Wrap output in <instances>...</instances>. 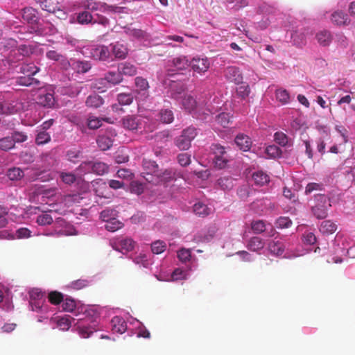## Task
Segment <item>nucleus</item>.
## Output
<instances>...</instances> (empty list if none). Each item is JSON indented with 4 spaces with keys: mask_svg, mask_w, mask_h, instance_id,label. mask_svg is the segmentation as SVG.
Instances as JSON below:
<instances>
[{
    "mask_svg": "<svg viewBox=\"0 0 355 355\" xmlns=\"http://www.w3.org/2000/svg\"><path fill=\"white\" fill-rule=\"evenodd\" d=\"M198 132L194 127H188L184 129L181 135L175 139L174 143L180 150H187L191 146V141L196 138Z\"/></svg>",
    "mask_w": 355,
    "mask_h": 355,
    "instance_id": "f257e3e1",
    "label": "nucleus"
},
{
    "mask_svg": "<svg viewBox=\"0 0 355 355\" xmlns=\"http://www.w3.org/2000/svg\"><path fill=\"white\" fill-rule=\"evenodd\" d=\"M315 205L311 207V211L318 219H323L327 216L328 207H331L329 198L324 194L315 196Z\"/></svg>",
    "mask_w": 355,
    "mask_h": 355,
    "instance_id": "f03ea898",
    "label": "nucleus"
},
{
    "mask_svg": "<svg viewBox=\"0 0 355 355\" xmlns=\"http://www.w3.org/2000/svg\"><path fill=\"white\" fill-rule=\"evenodd\" d=\"M211 150L214 155L215 166L219 169L225 168L229 160L225 147L218 144H214L211 146Z\"/></svg>",
    "mask_w": 355,
    "mask_h": 355,
    "instance_id": "7ed1b4c3",
    "label": "nucleus"
},
{
    "mask_svg": "<svg viewBox=\"0 0 355 355\" xmlns=\"http://www.w3.org/2000/svg\"><path fill=\"white\" fill-rule=\"evenodd\" d=\"M136 89L134 93L136 94L137 101H145L149 96V84L147 80L143 77L137 76L135 79Z\"/></svg>",
    "mask_w": 355,
    "mask_h": 355,
    "instance_id": "20e7f679",
    "label": "nucleus"
},
{
    "mask_svg": "<svg viewBox=\"0 0 355 355\" xmlns=\"http://www.w3.org/2000/svg\"><path fill=\"white\" fill-rule=\"evenodd\" d=\"M210 61L205 56H196L190 61V67L193 73L203 75L210 67Z\"/></svg>",
    "mask_w": 355,
    "mask_h": 355,
    "instance_id": "39448f33",
    "label": "nucleus"
},
{
    "mask_svg": "<svg viewBox=\"0 0 355 355\" xmlns=\"http://www.w3.org/2000/svg\"><path fill=\"white\" fill-rule=\"evenodd\" d=\"M21 109L20 104L15 100L0 98V114H14Z\"/></svg>",
    "mask_w": 355,
    "mask_h": 355,
    "instance_id": "423d86ee",
    "label": "nucleus"
},
{
    "mask_svg": "<svg viewBox=\"0 0 355 355\" xmlns=\"http://www.w3.org/2000/svg\"><path fill=\"white\" fill-rule=\"evenodd\" d=\"M80 7L92 12L98 10L107 12L112 10L111 6L96 0H83L80 3Z\"/></svg>",
    "mask_w": 355,
    "mask_h": 355,
    "instance_id": "0eeeda50",
    "label": "nucleus"
},
{
    "mask_svg": "<svg viewBox=\"0 0 355 355\" xmlns=\"http://www.w3.org/2000/svg\"><path fill=\"white\" fill-rule=\"evenodd\" d=\"M331 23L336 26H346L350 24V19L345 12L335 10L329 16Z\"/></svg>",
    "mask_w": 355,
    "mask_h": 355,
    "instance_id": "6e6552de",
    "label": "nucleus"
},
{
    "mask_svg": "<svg viewBox=\"0 0 355 355\" xmlns=\"http://www.w3.org/2000/svg\"><path fill=\"white\" fill-rule=\"evenodd\" d=\"M135 242L132 239L130 238H124V239H118L115 240L113 243V248L118 251L120 252H130L132 251L134 248Z\"/></svg>",
    "mask_w": 355,
    "mask_h": 355,
    "instance_id": "1a4fd4ad",
    "label": "nucleus"
},
{
    "mask_svg": "<svg viewBox=\"0 0 355 355\" xmlns=\"http://www.w3.org/2000/svg\"><path fill=\"white\" fill-rule=\"evenodd\" d=\"M91 53L94 59L101 61L108 60L111 56L109 47L105 45L97 46L92 49Z\"/></svg>",
    "mask_w": 355,
    "mask_h": 355,
    "instance_id": "9d476101",
    "label": "nucleus"
},
{
    "mask_svg": "<svg viewBox=\"0 0 355 355\" xmlns=\"http://www.w3.org/2000/svg\"><path fill=\"white\" fill-rule=\"evenodd\" d=\"M225 77L227 80L236 84H239L242 82L243 76L239 68L230 66L227 67L224 71Z\"/></svg>",
    "mask_w": 355,
    "mask_h": 355,
    "instance_id": "9b49d317",
    "label": "nucleus"
},
{
    "mask_svg": "<svg viewBox=\"0 0 355 355\" xmlns=\"http://www.w3.org/2000/svg\"><path fill=\"white\" fill-rule=\"evenodd\" d=\"M309 34V29L304 28L299 31H295L291 34V38L295 45L303 46L306 44V35Z\"/></svg>",
    "mask_w": 355,
    "mask_h": 355,
    "instance_id": "f8f14e48",
    "label": "nucleus"
},
{
    "mask_svg": "<svg viewBox=\"0 0 355 355\" xmlns=\"http://www.w3.org/2000/svg\"><path fill=\"white\" fill-rule=\"evenodd\" d=\"M315 37L319 45L324 47L329 46L333 40V35L331 31L325 29L316 33Z\"/></svg>",
    "mask_w": 355,
    "mask_h": 355,
    "instance_id": "ddd939ff",
    "label": "nucleus"
},
{
    "mask_svg": "<svg viewBox=\"0 0 355 355\" xmlns=\"http://www.w3.org/2000/svg\"><path fill=\"white\" fill-rule=\"evenodd\" d=\"M117 69L122 78L123 76H133L136 75L137 72L136 66L128 62L119 63Z\"/></svg>",
    "mask_w": 355,
    "mask_h": 355,
    "instance_id": "4468645a",
    "label": "nucleus"
},
{
    "mask_svg": "<svg viewBox=\"0 0 355 355\" xmlns=\"http://www.w3.org/2000/svg\"><path fill=\"white\" fill-rule=\"evenodd\" d=\"M171 66L177 71L187 69L190 66V61L185 55H179L169 61Z\"/></svg>",
    "mask_w": 355,
    "mask_h": 355,
    "instance_id": "2eb2a0df",
    "label": "nucleus"
},
{
    "mask_svg": "<svg viewBox=\"0 0 355 355\" xmlns=\"http://www.w3.org/2000/svg\"><path fill=\"white\" fill-rule=\"evenodd\" d=\"M70 65L72 69L78 73H85L92 68L90 62L85 60H73L71 61Z\"/></svg>",
    "mask_w": 355,
    "mask_h": 355,
    "instance_id": "dca6fc26",
    "label": "nucleus"
},
{
    "mask_svg": "<svg viewBox=\"0 0 355 355\" xmlns=\"http://www.w3.org/2000/svg\"><path fill=\"white\" fill-rule=\"evenodd\" d=\"M122 121L123 127L129 130H136L141 125L140 119L136 116H126Z\"/></svg>",
    "mask_w": 355,
    "mask_h": 355,
    "instance_id": "f3484780",
    "label": "nucleus"
},
{
    "mask_svg": "<svg viewBox=\"0 0 355 355\" xmlns=\"http://www.w3.org/2000/svg\"><path fill=\"white\" fill-rule=\"evenodd\" d=\"M112 52L114 57L117 59H125L128 55V48L119 42L111 44Z\"/></svg>",
    "mask_w": 355,
    "mask_h": 355,
    "instance_id": "a211bd4d",
    "label": "nucleus"
},
{
    "mask_svg": "<svg viewBox=\"0 0 355 355\" xmlns=\"http://www.w3.org/2000/svg\"><path fill=\"white\" fill-rule=\"evenodd\" d=\"M35 9L31 7L25 8L22 10V18L28 24H37L39 19Z\"/></svg>",
    "mask_w": 355,
    "mask_h": 355,
    "instance_id": "6ab92c4d",
    "label": "nucleus"
},
{
    "mask_svg": "<svg viewBox=\"0 0 355 355\" xmlns=\"http://www.w3.org/2000/svg\"><path fill=\"white\" fill-rule=\"evenodd\" d=\"M112 330L115 333L123 334L127 329L125 321L119 316L114 317L111 320Z\"/></svg>",
    "mask_w": 355,
    "mask_h": 355,
    "instance_id": "aec40b11",
    "label": "nucleus"
},
{
    "mask_svg": "<svg viewBox=\"0 0 355 355\" xmlns=\"http://www.w3.org/2000/svg\"><path fill=\"white\" fill-rule=\"evenodd\" d=\"M234 141L239 148L244 151L248 150L252 145L251 139L244 134H239Z\"/></svg>",
    "mask_w": 355,
    "mask_h": 355,
    "instance_id": "412c9836",
    "label": "nucleus"
},
{
    "mask_svg": "<svg viewBox=\"0 0 355 355\" xmlns=\"http://www.w3.org/2000/svg\"><path fill=\"white\" fill-rule=\"evenodd\" d=\"M104 78L107 83L108 84L109 87L119 85L123 80L118 70L117 71H110L107 72L106 73H105Z\"/></svg>",
    "mask_w": 355,
    "mask_h": 355,
    "instance_id": "4be33fe9",
    "label": "nucleus"
},
{
    "mask_svg": "<svg viewBox=\"0 0 355 355\" xmlns=\"http://www.w3.org/2000/svg\"><path fill=\"white\" fill-rule=\"evenodd\" d=\"M143 168L145 172L149 174H154L157 176H159L158 165L155 161L144 159L142 162Z\"/></svg>",
    "mask_w": 355,
    "mask_h": 355,
    "instance_id": "5701e85b",
    "label": "nucleus"
},
{
    "mask_svg": "<svg viewBox=\"0 0 355 355\" xmlns=\"http://www.w3.org/2000/svg\"><path fill=\"white\" fill-rule=\"evenodd\" d=\"M103 103V98L96 94L89 95L85 101L86 106L91 108L100 107Z\"/></svg>",
    "mask_w": 355,
    "mask_h": 355,
    "instance_id": "b1692460",
    "label": "nucleus"
},
{
    "mask_svg": "<svg viewBox=\"0 0 355 355\" xmlns=\"http://www.w3.org/2000/svg\"><path fill=\"white\" fill-rule=\"evenodd\" d=\"M157 120L162 123L169 124L174 120V114L171 110L162 109L157 114Z\"/></svg>",
    "mask_w": 355,
    "mask_h": 355,
    "instance_id": "393cba45",
    "label": "nucleus"
},
{
    "mask_svg": "<svg viewBox=\"0 0 355 355\" xmlns=\"http://www.w3.org/2000/svg\"><path fill=\"white\" fill-rule=\"evenodd\" d=\"M37 101V103L44 107H51L55 104V98L51 93L40 94Z\"/></svg>",
    "mask_w": 355,
    "mask_h": 355,
    "instance_id": "a878e982",
    "label": "nucleus"
},
{
    "mask_svg": "<svg viewBox=\"0 0 355 355\" xmlns=\"http://www.w3.org/2000/svg\"><path fill=\"white\" fill-rule=\"evenodd\" d=\"M264 245L265 243L261 238L254 236L249 240L247 248L251 251L257 252L263 249Z\"/></svg>",
    "mask_w": 355,
    "mask_h": 355,
    "instance_id": "bb28decb",
    "label": "nucleus"
},
{
    "mask_svg": "<svg viewBox=\"0 0 355 355\" xmlns=\"http://www.w3.org/2000/svg\"><path fill=\"white\" fill-rule=\"evenodd\" d=\"M98 146L102 150H107L110 148L113 144V140L107 135H99L96 139Z\"/></svg>",
    "mask_w": 355,
    "mask_h": 355,
    "instance_id": "cd10ccee",
    "label": "nucleus"
},
{
    "mask_svg": "<svg viewBox=\"0 0 355 355\" xmlns=\"http://www.w3.org/2000/svg\"><path fill=\"white\" fill-rule=\"evenodd\" d=\"M252 180L258 186H263L270 181L269 176L264 172L259 171L253 173Z\"/></svg>",
    "mask_w": 355,
    "mask_h": 355,
    "instance_id": "c85d7f7f",
    "label": "nucleus"
},
{
    "mask_svg": "<svg viewBox=\"0 0 355 355\" xmlns=\"http://www.w3.org/2000/svg\"><path fill=\"white\" fill-rule=\"evenodd\" d=\"M336 225L329 220L322 222L320 226V231L324 234H331L336 232Z\"/></svg>",
    "mask_w": 355,
    "mask_h": 355,
    "instance_id": "c756f323",
    "label": "nucleus"
},
{
    "mask_svg": "<svg viewBox=\"0 0 355 355\" xmlns=\"http://www.w3.org/2000/svg\"><path fill=\"white\" fill-rule=\"evenodd\" d=\"M17 83L19 85L22 86H31V85H39L40 81L35 78L31 76L24 75V76H21L17 78Z\"/></svg>",
    "mask_w": 355,
    "mask_h": 355,
    "instance_id": "7c9ffc66",
    "label": "nucleus"
},
{
    "mask_svg": "<svg viewBox=\"0 0 355 355\" xmlns=\"http://www.w3.org/2000/svg\"><path fill=\"white\" fill-rule=\"evenodd\" d=\"M270 253L275 255H282L284 251V245L279 241H272L268 244Z\"/></svg>",
    "mask_w": 355,
    "mask_h": 355,
    "instance_id": "2f4dec72",
    "label": "nucleus"
},
{
    "mask_svg": "<svg viewBox=\"0 0 355 355\" xmlns=\"http://www.w3.org/2000/svg\"><path fill=\"white\" fill-rule=\"evenodd\" d=\"M39 3L40 8L48 12L53 13L57 10L56 0H40Z\"/></svg>",
    "mask_w": 355,
    "mask_h": 355,
    "instance_id": "473e14b6",
    "label": "nucleus"
},
{
    "mask_svg": "<svg viewBox=\"0 0 355 355\" xmlns=\"http://www.w3.org/2000/svg\"><path fill=\"white\" fill-rule=\"evenodd\" d=\"M182 106L188 112L193 111L197 105L196 99L191 95H185L182 101Z\"/></svg>",
    "mask_w": 355,
    "mask_h": 355,
    "instance_id": "72a5a7b5",
    "label": "nucleus"
},
{
    "mask_svg": "<svg viewBox=\"0 0 355 355\" xmlns=\"http://www.w3.org/2000/svg\"><path fill=\"white\" fill-rule=\"evenodd\" d=\"M274 140L279 145L285 147L286 146H291L290 139L288 136L283 132L279 131L276 132L274 135Z\"/></svg>",
    "mask_w": 355,
    "mask_h": 355,
    "instance_id": "f704fd0d",
    "label": "nucleus"
},
{
    "mask_svg": "<svg viewBox=\"0 0 355 355\" xmlns=\"http://www.w3.org/2000/svg\"><path fill=\"white\" fill-rule=\"evenodd\" d=\"M93 16L89 11L84 10L77 15V22L81 25L92 24Z\"/></svg>",
    "mask_w": 355,
    "mask_h": 355,
    "instance_id": "c9c22d12",
    "label": "nucleus"
},
{
    "mask_svg": "<svg viewBox=\"0 0 355 355\" xmlns=\"http://www.w3.org/2000/svg\"><path fill=\"white\" fill-rule=\"evenodd\" d=\"M40 69L33 63L22 64L20 67V72L27 76H33Z\"/></svg>",
    "mask_w": 355,
    "mask_h": 355,
    "instance_id": "e433bc0d",
    "label": "nucleus"
},
{
    "mask_svg": "<svg viewBox=\"0 0 355 355\" xmlns=\"http://www.w3.org/2000/svg\"><path fill=\"white\" fill-rule=\"evenodd\" d=\"M184 91V87L181 83L173 81L170 85L171 97L177 98Z\"/></svg>",
    "mask_w": 355,
    "mask_h": 355,
    "instance_id": "4c0bfd02",
    "label": "nucleus"
},
{
    "mask_svg": "<svg viewBox=\"0 0 355 355\" xmlns=\"http://www.w3.org/2000/svg\"><path fill=\"white\" fill-rule=\"evenodd\" d=\"M109 166L104 162H92V173L102 175L108 172Z\"/></svg>",
    "mask_w": 355,
    "mask_h": 355,
    "instance_id": "58836bf2",
    "label": "nucleus"
},
{
    "mask_svg": "<svg viewBox=\"0 0 355 355\" xmlns=\"http://www.w3.org/2000/svg\"><path fill=\"white\" fill-rule=\"evenodd\" d=\"M275 95L277 100L283 105L287 104L290 101V96L286 89H277L275 92Z\"/></svg>",
    "mask_w": 355,
    "mask_h": 355,
    "instance_id": "ea45409f",
    "label": "nucleus"
},
{
    "mask_svg": "<svg viewBox=\"0 0 355 355\" xmlns=\"http://www.w3.org/2000/svg\"><path fill=\"white\" fill-rule=\"evenodd\" d=\"M193 212L199 216H206L209 213V209L202 202H197L193 205Z\"/></svg>",
    "mask_w": 355,
    "mask_h": 355,
    "instance_id": "a19ab883",
    "label": "nucleus"
},
{
    "mask_svg": "<svg viewBox=\"0 0 355 355\" xmlns=\"http://www.w3.org/2000/svg\"><path fill=\"white\" fill-rule=\"evenodd\" d=\"M24 175V171L19 168H12L8 169L7 176L10 180H18Z\"/></svg>",
    "mask_w": 355,
    "mask_h": 355,
    "instance_id": "79ce46f5",
    "label": "nucleus"
},
{
    "mask_svg": "<svg viewBox=\"0 0 355 355\" xmlns=\"http://www.w3.org/2000/svg\"><path fill=\"white\" fill-rule=\"evenodd\" d=\"M133 98L132 93H121L117 95L118 102L122 105H130L133 101Z\"/></svg>",
    "mask_w": 355,
    "mask_h": 355,
    "instance_id": "37998d69",
    "label": "nucleus"
},
{
    "mask_svg": "<svg viewBox=\"0 0 355 355\" xmlns=\"http://www.w3.org/2000/svg\"><path fill=\"white\" fill-rule=\"evenodd\" d=\"M51 141L50 135L45 130L39 131L35 137V143L37 145H43Z\"/></svg>",
    "mask_w": 355,
    "mask_h": 355,
    "instance_id": "c03bdc74",
    "label": "nucleus"
},
{
    "mask_svg": "<svg viewBox=\"0 0 355 355\" xmlns=\"http://www.w3.org/2000/svg\"><path fill=\"white\" fill-rule=\"evenodd\" d=\"M123 227V223L115 218H111L105 225V228L110 232H115Z\"/></svg>",
    "mask_w": 355,
    "mask_h": 355,
    "instance_id": "a18cd8bd",
    "label": "nucleus"
},
{
    "mask_svg": "<svg viewBox=\"0 0 355 355\" xmlns=\"http://www.w3.org/2000/svg\"><path fill=\"white\" fill-rule=\"evenodd\" d=\"M77 173L80 175L92 173V162H83L76 168Z\"/></svg>",
    "mask_w": 355,
    "mask_h": 355,
    "instance_id": "49530a36",
    "label": "nucleus"
},
{
    "mask_svg": "<svg viewBox=\"0 0 355 355\" xmlns=\"http://www.w3.org/2000/svg\"><path fill=\"white\" fill-rule=\"evenodd\" d=\"M78 334L83 338H89L93 332L96 330L95 328L92 327L79 324L77 327Z\"/></svg>",
    "mask_w": 355,
    "mask_h": 355,
    "instance_id": "de8ad7c7",
    "label": "nucleus"
},
{
    "mask_svg": "<svg viewBox=\"0 0 355 355\" xmlns=\"http://www.w3.org/2000/svg\"><path fill=\"white\" fill-rule=\"evenodd\" d=\"M14 140L12 137H5L0 139V149L2 150L7 151L14 148Z\"/></svg>",
    "mask_w": 355,
    "mask_h": 355,
    "instance_id": "09e8293b",
    "label": "nucleus"
},
{
    "mask_svg": "<svg viewBox=\"0 0 355 355\" xmlns=\"http://www.w3.org/2000/svg\"><path fill=\"white\" fill-rule=\"evenodd\" d=\"M250 93V89L248 84L242 83L236 88V96L241 99L246 98Z\"/></svg>",
    "mask_w": 355,
    "mask_h": 355,
    "instance_id": "8fccbe9b",
    "label": "nucleus"
},
{
    "mask_svg": "<svg viewBox=\"0 0 355 355\" xmlns=\"http://www.w3.org/2000/svg\"><path fill=\"white\" fill-rule=\"evenodd\" d=\"M166 248L164 242L156 241L151 244V250L153 254H159L165 251Z\"/></svg>",
    "mask_w": 355,
    "mask_h": 355,
    "instance_id": "3c124183",
    "label": "nucleus"
},
{
    "mask_svg": "<svg viewBox=\"0 0 355 355\" xmlns=\"http://www.w3.org/2000/svg\"><path fill=\"white\" fill-rule=\"evenodd\" d=\"M127 34L129 36L133 37L137 39H145L148 37V33L141 29H130L127 31Z\"/></svg>",
    "mask_w": 355,
    "mask_h": 355,
    "instance_id": "603ef678",
    "label": "nucleus"
},
{
    "mask_svg": "<svg viewBox=\"0 0 355 355\" xmlns=\"http://www.w3.org/2000/svg\"><path fill=\"white\" fill-rule=\"evenodd\" d=\"M231 116L228 113L223 112L219 114L216 119V122L224 128H226L230 123Z\"/></svg>",
    "mask_w": 355,
    "mask_h": 355,
    "instance_id": "864d4df0",
    "label": "nucleus"
},
{
    "mask_svg": "<svg viewBox=\"0 0 355 355\" xmlns=\"http://www.w3.org/2000/svg\"><path fill=\"white\" fill-rule=\"evenodd\" d=\"M49 302L53 304H58L63 300V295L58 291H51L48 296Z\"/></svg>",
    "mask_w": 355,
    "mask_h": 355,
    "instance_id": "5fc2aeb1",
    "label": "nucleus"
},
{
    "mask_svg": "<svg viewBox=\"0 0 355 355\" xmlns=\"http://www.w3.org/2000/svg\"><path fill=\"white\" fill-rule=\"evenodd\" d=\"M67 156L70 162H78L83 157V153L80 150H69L67 151Z\"/></svg>",
    "mask_w": 355,
    "mask_h": 355,
    "instance_id": "6e6d98bb",
    "label": "nucleus"
},
{
    "mask_svg": "<svg viewBox=\"0 0 355 355\" xmlns=\"http://www.w3.org/2000/svg\"><path fill=\"white\" fill-rule=\"evenodd\" d=\"M276 226L278 228H288L292 225V221L288 217L281 216L276 220Z\"/></svg>",
    "mask_w": 355,
    "mask_h": 355,
    "instance_id": "4d7b16f0",
    "label": "nucleus"
},
{
    "mask_svg": "<svg viewBox=\"0 0 355 355\" xmlns=\"http://www.w3.org/2000/svg\"><path fill=\"white\" fill-rule=\"evenodd\" d=\"M60 177L62 181L67 184H71L76 180V175L71 173L61 172Z\"/></svg>",
    "mask_w": 355,
    "mask_h": 355,
    "instance_id": "13d9d810",
    "label": "nucleus"
},
{
    "mask_svg": "<svg viewBox=\"0 0 355 355\" xmlns=\"http://www.w3.org/2000/svg\"><path fill=\"white\" fill-rule=\"evenodd\" d=\"M89 284V282L86 279H80L71 283V287L73 289L80 290L86 288Z\"/></svg>",
    "mask_w": 355,
    "mask_h": 355,
    "instance_id": "bf43d9fd",
    "label": "nucleus"
},
{
    "mask_svg": "<svg viewBox=\"0 0 355 355\" xmlns=\"http://www.w3.org/2000/svg\"><path fill=\"white\" fill-rule=\"evenodd\" d=\"M53 222V218L49 214H43L37 217V223L40 225H50Z\"/></svg>",
    "mask_w": 355,
    "mask_h": 355,
    "instance_id": "052dcab7",
    "label": "nucleus"
},
{
    "mask_svg": "<svg viewBox=\"0 0 355 355\" xmlns=\"http://www.w3.org/2000/svg\"><path fill=\"white\" fill-rule=\"evenodd\" d=\"M93 87L98 90H101L104 92L105 89L110 87L108 84L107 83L105 78H100L94 80L93 83Z\"/></svg>",
    "mask_w": 355,
    "mask_h": 355,
    "instance_id": "680f3d73",
    "label": "nucleus"
},
{
    "mask_svg": "<svg viewBox=\"0 0 355 355\" xmlns=\"http://www.w3.org/2000/svg\"><path fill=\"white\" fill-rule=\"evenodd\" d=\"M177 159L182 166H187L191 163V155L187 153H180L178 155Z\"/></svg>",
    "mask_w": 355,
    "mask_h": 355,
    "instance_id": "e2e57ef3",
    "label": "nucleus"
},
{
    "mask_svg": "<svg viewBox=\"0 0 355 355\" xmlns=\"http://www.w3.org/2000/svg\"><path fill=\"white\" fill-rule=\"evenodd\" d=\"M70 316H65L60 318L58 321V325L62 330H67L71 327V320Z\"/></svg>",
    "mask_w": 355,
    "mask_h": 355,
    "instance_id": "0e129e2a",
    "label": "nucleus"
},
{
    "mask_svg": "<svg viewBox=\"0 0 355 355\" xmlns=\"http://www.w3.org/2000/svg\"><path fill=\"white\" fill-rule=\"evenodd\" d=\"M76 306V302L71 298H66L62 304V309L67 312H72Z\"/></svg>",
    "mask_w": 355,
    "mask_h": 355,
    "instance_id": "69168bd1",
    "label": "nucleus"
},
{
    "mask_svg": "<svg viewBox=\"0 0 355 355\" xmlns=\"http://www.w3.org/2000/svg\"><path fill=\"white\" fill-rule=\"evenodd\" d=\"M87 126L89 129H97L101 126V120L95 116H89L87 119Z\"/></svg>",
    "mask_w": 355,
    "mask_h": 355,
    "instance_id": "338daca9",
    "label": "nucleus"
},
{
    "mask_svg": "<svg viewBox=\"0 0 355 355\" xmlns=\"http://www.w3.org/2000/svg\"><path fill=\"white\" fill-rule=\"evenodd\" d=\"M252 230L256 234H260L265 231L266 225L263 220L254 221L252 223Z\"/></svg>",
    "mask_w": 355,
    "mask_h": 355,
    "instance_id": "774afa93",
    "label": "nucleus"
}]
</instances>
